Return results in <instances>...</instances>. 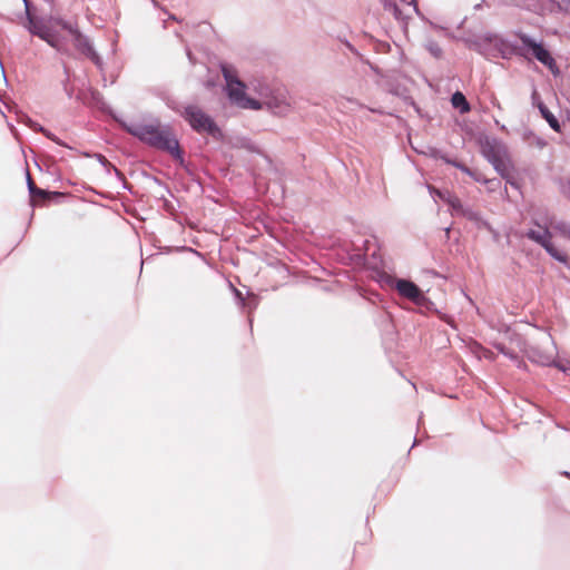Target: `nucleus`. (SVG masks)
I'll use <instances>...</instances> for the list:
<instances>
[{"instance_id":"14","label":"nucleus","mask_w":570,"mask_h":570,"mask_svg":"<svg viewBox=\"0 0 570 570\" xmlns=\"http://www.w3.org/2000/svg\"><path fill=\"white\" fill-rule=\"evenodd\" d=\"M470 177L472 179H474L475 181H478V183H482V184L488 185L490 190H494L500 185L499 180H497V179H487L484 177V175L482 173H480L479 170H473L472 173H470Z\"/></svg>"},{"instance_id":"20","label":"nucleus","mask_w":570,"mask_h":570,"mask_svg":"<svg viewBox=\"0 0 570 570\" xmlns=\"http://www.w3.org/2000/svg\"><path fill=\"white\" fill-rule=\"evenodd\" d=\"M411 3L414 6L415 12H416L417 14H420L419 9H417V7H416V0H412V2H411Z\"/></svg>"},{"instance_id":"2","label":"nucleus","mask_w":570,"mask_h":570,"mask_svg":"<svg viewBox=\"0 0 570 570\" xmlns=\"http://www.w3.org/2000/svg\"><path fill=\"white\" fill-rule=\"evenodd\" d=\"M121 126L142 142L169 153L175 159L183 161L178 140L173 132L158 124H130Z\"/></svg>"},{"instance_id":"11","label":"nucleus","mask_w":570,"mask_h":570,"mask_svg":"<svg viewBox=\"0 0 570 570\" xmlns=\"http://www.w3.org/2000/svg\"><path fill=\"white\" fill-rule=\"evenodd\" d=\"M393 285L401 296L416 304L425 301L423 292L411 281L397 278L394 279Z\"/></svg>"},{"instance_id":"5","label":"nucleus","mask_w":570,"mask_h":570,"mask_svg":"<svg viewBox=\"0 0 570 570\" xmlns=\"http://www.w3.org/2000/svg\"><path fill=\"white\" fill-rule=\"evenodd\" d=\"M183 116L193 129L198 132H205L212 136H216L219 132L213 119L195 105L187 106Z\"/></svg>"},{"instance_id":"18","label":"nucleus","mask_w":570,"mask_h":570,"mask_svg":"<svg viewBox=\"0 0 570 570\" xmlns=\"http://www.w3.org/2000/svg\"><path fill=\"white\" fill-rule=\"evenodd\" d=\"M429 50L434 57H439L441 55V48L434 42L429 45Z\"/></svg>"},{"instance_id":"3","label":"nucleus","mask_w":570,"mask_h":570,"mask_svg":"<svg viewBox=\"0 0 570 570\" xmlns=\"http://www.w3.org/2000/svg\"><path fill=\"white\" fill-rule=\"evenodd\" d=\"M223 75L226 80V91L232 104L243 109H259L255 88L258 89L263 82L254 81L246 86L226 67L223 68Z\"/></svg>"},{"instance_id":"17","label":"nucleus","mask_w":570,"mask_h":570,"mask_svg":"<svg viewBox=\"0 0 570 570\" xmlns=\"http://www.w3.org/2000/svg\"><path fill=\"white\" fill-rule=\"evenodd\" d=\"M27 178H28V188H29L30 195L32 197V200L37 196L45 197L47 195L45 190L36 188L33 181L31 180L29 173L27 174Z\"/></svg>"},{"instance_id":"15","label":"nucleus","mask_w":570,"mask_h":570,"mask_svg":"<svg viewBox=\"0 0 570 570\" xmlns=\"http://www.w3.org/2000/svg\"><path fill=\"white\" fill-rule=\"evenodd\" d=\"M539 108H540L541 115L549 122L550 127L552 129H554L556 131H559L560 125H559V121L557 120V118L553 116V114L551 111H549V109L543 105H540Z\"/></svg>"},{"instance_id":"19","label":"nucleus","mask_w":570,"mask_h":570,"mask_svg":"<svg viewBox=\"0 0 570 570\" xmlns=\"http://www.w3.org/2000/svg\"><path fill=\"white\" fill-rule=\"evenodd\" d=\"M450 164H452L453 166H455L456 168H459L460 170H462L463 173H465L466 175L470 176V173H472L473 170L468 168L466 166L460 164V163H455V161H449Z\"/></svg>"},{"instance_id":"16","label":"nucleus","mask_w":570,"mask_h":570,"mask_svg":"<svg viewBox=\"0 0 570 570\" xmlns=\"http://www.w3.org/2000/svg\"><path fill=\"white\" fill-rule=\"evenodd\" d=\"M452 105L455 108H460L462 112H465L469 110V104H468L465 97L461 92H455L452 96Z\"/></svg>"},{"instance_id":"8","label":"nucleus","mask_w":570,"mask_h":570,"mask_svg":"<svg viewBox=\"0 0 570 570\" xmlns=\"http://www.w3.org/2000/svg\"><path fill=\"white\" fill-rule=\"evenodd\" d=\"M62 28H67L69 40L72 41L75 48L81 55L91 59L97 66L101 65V59L95 51L90 40L79 31L76 24L62 26Z\"/></svg>"},{"instance_id":"13","label":"nucleus","mask_w":570,"mask_h":570,"mask_svg":"<svg viewBox=\"0 0 570 570\" xmlns=\"http://www.w3.org/2000/svg\"><path fill=\"white\" fill-rule=\"evenodd\" d=\"M528 357L542 365H554L560 371L570 374V362H556L553 353L539 354L534 348L527 351Z\"/></svg>"},{"instance_id":"7","label":"nucleus","mask_w":570,"mask_h":570,"mask_svg":"<svg viewBox=\"0 0 570 570\" xmlns=\"http://www.w3.org/2000/svg\"><path fill=\"white\" fill-rule=\"evenodd\" d=\"M520 40L523 46H525L531 55L540 61L543 66H546L553 75H558L559 69L557 67V63L551 56L550 51L547 50L542 43L537 42L528 35H521Z\"/></svg>"},{"instance_id":"1","label":"nucleus","mask_w":570,"mask_h":570,"mask_svg":"<svg viewBox=\"0 0 570 570\" xmlns=\"http://www.w3.org/2000/svg\"><path fill=\"white\" fill-rule=\"evenodd\" d=\"M23 1L28 13L29 31L46 41L57 51L68 53L69 35L67 28L65 29L62 26H73V23L53 16L41 18L32 17L29 12L28 1Z\"/></svg>"},{"instance_id":"9","label":"nucleus","mask_w":570,"mask_h":570,"mask_svg":"<svg viewBox=\"0 0 570 570\" xmlns=\"http://www.w3.org/2000/svg\"><path fill=\"white\" fill-rule=\"evenodd\" d=\"M528 237L540 243L547 249V252L557 261L561 263L567 262V254L564 253V250L556 248L554 242H552V239L549 237V229H531L528 233Z\"/></svg>"},{"instance_id":"12","label":"nucleus","mask_w":570,"mask_h":570,"mask_svg":"<svg viewBox=\"0 0 570 570\" xmlns=\"http://www.w3.org/2000/svg\"><path fill=\"white\" fill-rule=\"evenodd\" d=\"M549 237L554 242L556 248H566L570 244V225L561 220L551 223Z\"/></svg>"},{"instance_id":"10","label":"nucleus","mask_w":570,"mask_h":570,"mask_svg":"<svg viewBox=\"0 0 570 570\" xmlns=\"http://www.w3.org/2000/svg\"><path fill=\"white\" fill-rule=\"evenodd\" d=\"M431 193L445 202L451 207L452 215L465 216L470 219H476V214L469 208H464L460 199L452 195L449 190H439L430 188Z\"/></svg>"},{"instance_id":"6","label":"nucleus","mask_w":570,"mask_h":570,"mask_svg":"<svg viewBox=\"0 0 570 570\" xmlns=\"http://www.w3.org/2000/svg\"><path fill=\"white\" fill-rule=\"evenodd\" d=\"M257 100L259 101V109L266 108L274 114H284L288 109V104L283 97L274 95L271 88L266 85H259L255 88Z\"/></svg>"},{"instance_id":"4","label":"nucleus","mask_w":570,"mask_h":570,"mask_svg":"<svg viewBox=\"0 0 570 570\" xmlns=\"http://www.w3.org/2000/svg\"><path fill=\"white\" fill-rule=\"evenodd\" d=\"M482 153L493 165L494 169L507 179L508 183L513 184L511 180V165L507 156L505 147L497 139L487 138L482 144Z\"/></svg>"}]
</instances>
